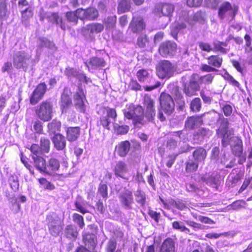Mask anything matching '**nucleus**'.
I'll return each instance as SVG.
<instances>
[{
    "mask_svg": "<svg viewBox=\"0 0 252 252\" xmlns=\"http://www.w3.org/2000/svg\"><path fill=\"white\" fill-rule=\"evenodd\" d=\"M51 18L57 24H60V27L63 30H65L68 28V26L65 21H63L62 18L60 17L58 13H52L51 15Z\"/></svg>",
    "mask_w": 252,
    "mask_h": 252,
    "instance_id": "nucleus-45",
    "label": "nucleus"
},
{
    "mask_svg": "<svg viewBox=\"0 0 252 252\" xmlns=\"http://www.w3.org/2000/svg\"><path fill=\"white\" fill-rule=\"evenodd\" d=\"M232 154L237 157H241L242 156L243 148V142L240 138H238L237 141L231 148Z\"/></svg>",
    "mask_w": 252,
    "mask_h": 252,
    "instance_id": "nucleus-38",
    "label": "nucleus"
},
{
    "mask_svg": "<svg viewBox=\"0 0 252 252\" xmlns=\"http://www.w3.org/2000/svg\"><path fill=\"white\" fill-rule=\"evenodd\" d=\"M104 108L106 112V117L109 119H112L113 120L116 121L117 117L116 110L115 108L108 107H104Z\"/></svg>",
    "mask_w": 252,
    "mask_h": 252,
    "instance_id": "nucleus-59",
    "label": "nucleus"
},
{
    "mask_svg": "<svg viewBox=\"0 0 252 252\" xmlns=\"http://www.w3.org/2000/svg\"><path fill=\"white\" fill-rule=\"evenodd\" d=\"M125 118L132 121L134 126L144 125L147 123L145 120L144 109L140 104L130 103L127 105L126 109L123 111Z\"/></svg>",
    "mask_w": 252,
    "mask_h": 252,
    "instance_id": "nucleus-1",
    "label": "nucleus"
},
{
    "mask_svg": "<svg viewBox=\"0 0 252 252\" xmlns=\"http://www.w3.org/2000/svg\"><path fill=\"white\" fill-rule=\"evenodd\" d=\"M192 156L194 160L198 164H204L207 156V152L203 147H199L194 150Z\"/></svg>",
    "mask_w": 252,
    "mask_h": 252,
    "instance_id": "nucleus-19",
    "label": "nucleus"
},
{
    "mask_svg": "<svg viewBox=\"0 0 252 252\" xmlns=\"http://www.w3.org/2000/svg\"><path fill=\"white\" fill-rule=\"evenodd\" d=\"M136 76L140 82H145L150 80V82L152 78V76L148 72V70L145 69H140L138 70L136 73Z\"/></svg>",
    "mask_w": 252,
    "mask_h": 252,
    "instance_id": "nucleus-39",
    "label": "nucleus"
},
{
    "mask_svg": "<svg viewBox=\"0 0 252 252\" xmlns=\"http://www.w3.org/2000/svg\"><path fill=\"white\" fill-rule=\"evenodd\" d=\"M54 147L58 151L63 150L66 146V140L64 136L60 133L55 134L52 138Z\"/></svg>",
    "mask_w": 252,
    "mask_h": 252,
    "instance_id": "nucleus-23",
    "label": "nucleus"
},
{
    "mask_svg": "<svg viewBox=\"0 0 252 252\" xmlns=\"http://www.w3.org/2000/svg\"><path fill=\"white\" fill-rule=\"evenodd\" d=\"M34 167L40 172L45 174L46 162L45 159L39 156H32Z\"/></svg>",
    "mask_w": 252,
    "mask_h": 252,
    "instance_id": "nucleus-27",
    "label": "nucleus"
},
{
    "mask_svg": "<svg viewBox=\"0 0 252 252\" xmlns=\"http://www.w3.org/2000/svg\"><path fill=\"white\" fill-rule=\"evenodd\" d=\"M34 112L36 117L41 121H50L53 116V105L51 101L45 100L34 108Z\"/></svg>",
    "mask_w": 252,
    "mask_h": 252,
    "instance_id": "nucleus-2",
    "label": "nucleus"
},
{
    "mask_svg": "<svg viewBox=\"0 0 252 252\" xmlns=\"http://www.w3.org/2000/svg\"><path fill=\"white\" fill-rule=\"evenodd\" d=\"M183 91L187 96L191 97L193 95H196L197 92L199 90L189 82L188 83H185L184 84Z\"/></svg>",
    "mask_w": 252,
    "mask_h": 252,
    "instance_id": "nucleus-40",
    "label": "nucleus"
},
{
    "mask_svg": "<svg viewBox=\"0 0 252 252\" xmlns=\"http://www.w3.org/2000/svg\"><path fill=\"white\" fill-rule=\"evenodd\" d=\"M46 220L50 234L55 237L58 236L63 230V225L52 214L47 215Z\"/></svg>",
    "mask_w": 252,
    "mask_h": 252,
    "instance_id": "nucleus-10",
    "label": "nucleus"
},
{
    "mask_svg": "<svg viewBox=\"0 0 252 252\" xmlns=\"http://www.w3.org/2000/svg\"><path fill=\"white\" fill-rule=\"evenodd\" d=\"M201 85H210L213 82L214 76L212 74H207L203 76L199 75Z\"/></svg>",
    "mask_w": 252,
    "mask_h": 252,
    "instance_id": "nucleus-56",
    "label": "nucleus"
},
{
    "mask_svg": "<svg viewBox=\"0 0 252 252\" xmlns=\"http://www.w3.org/2000/svg\"><path fill=\"white\" fill-rule=\"evenodd\" d=\"M86 64L88 68L97 69L104 67L106 65V62L102 58L93 57L90 59L88 63H86Z\"/></svg>",
    "mask_w": 252,
    "mask_h": 252,
    "instance_id": "nucleus-26",
    "label": "nucleus"
},
{
    "mask_svg": "<svg viewBox=\"0 0 252 252\" xmlns=\"http://www.w3.org/2000/svg\"><path fill=\"white\" fill-rule=\"evenodd\" d=\"M73 220L76 223L81 229L85 226L84 218L82 216L77 213H74L72 216Z\"/></svg>",
    "mask_w": 252,
    "mask_h": 252,
    "instance_id": "nucleus-60",
    "label": "nucleus"
},
{
    "mask_svg": "<svg viewBox=\"0 0 252 252\" xmlns=\"http://www.w3.org/2000/svg\"><path fill=\"white\" fill-rule=\"evenodd\" d=\"M85 100H86V95L82 84H80L78 86V91L73 95L74 106L80 113L86 112Z\"/></svg>",
    "mask_w": 252,
    "mask_h": 252,
    "instance_id": "nucleus-6",
    "label": "nucleus"
},
{
    "mask_svg": "<svg viewBox=\"0 0 252 252\" xmlns=\"http://www.w3.org/2000/svg\"><path fill=\"white\" fill-rule=\"evenodd\" d=\"M231 63L238 72L242 75L244 74L245 67L244 64H241L238 61L234 59L231 60Z\"/></svg>",
    "mask_w": 252,
    "mask_h": 252,
    "instance_id": "nucleus-58",
    "label": "nucleus"
},
{
    "mask_svg": "<svg viewBox=\"0 0 252 252\" xmlns=\"http://www.w3.org/2000/svg\"><path fill=\"white\" fill-rule=\"evenodd\" d=\"M9 183L11 189L14 192H17L19 188V182L18 178L11 176L9 179Z\"/></svg>",
    "mask_w": 252,
    "mask_h": 252,
    "instance_id": "nucleus-54",
    "label": "nucleus"
},
{
    "mask_svg": "<svg viewBox=\"0 0 252 252\" xmlns=\"http://www.w3.org/2000/svg\"><path fill=\"white\" fill-rule=\"evenodd\" d=\"M30 56L24 51L16 52L13 57V63L14 66L18 69H22L26 71L29 64L28 61Z\"/></svg>",
    "mask_w": 252,
    "mask_h": 252,
    "instance_id": "nucleus-7",
    "label": "nucleus"
},
{
    "mask_svg": "<svg viewBox=\"0 0 252 252\" xmlns=\"http://www.w3.org/2000/svg\"><path fill=\"white\" fill-rule=\"evenodd\" d=\"M66 137L69 141H74L80 134V127L79 126L69 127L66 129Z\"/></svg>",
    "mask_w": 252,
    "mask_h": 252,
    "instance_id": "nucleus-28",
    "label": "nucleus"
},
{
    "mask_svg": "<svg viewBox=\"0 0 252 252\" xmlns=\"http://www.w3.org/2000/svg\"><path fill=\"white\" fill-rule=\"evenodd\" d=\"M42 122L39 119L33 122V130L37 134L43 133V125Z\"/></svg>",
    "mask_w": 252,
    "mask_h": 252,
    "instance_id": "nucleus-57",
    "label": "nucleus"
},
{
    "mask_svg": "<svg viewBox=\"0 0 252 252\" xmlns=\"http://www.w3.org/2000/svg\"><path fill=\"white\" fill-rule=\"evenodd\" d=\"M47 89V85L45 82L38 84L30 95V104L32 105L37 104L43 98Z\"/></svg>",
    "mask_w": 252,
    "mask_h": 252,
    "instance_id": "nucleus-8",
    "label": "nucleus"
},
{
    "mask_svg": "<svg viewBox=\"0 0 252 252\" xmlns=\"http://www.w3.org/2000/svg\"><path fill=\"white\" fill-rule=\"evenodd\" d=\"M117 242L115 240L110 239L106 246V252H115L116 251Z\"/></svg>",
    "mask_w": 252,
    "mask_h": 252,
    "instance_id": "nucleus-64",
    "label": "nucleus"
},
{
    "mask_svg": "<svg viewBox=\"0 0 252 252\" xmlns=\"http://www.w3.org/2000/svg\"><path fill=\"white\" fill-rule=\"evenodd\" d=\"M110 123L108 117L106 116H102L100 118L97 124V125L102 126L104 128L109 130L110 129L109 125Z\"/></svg>",
    "mask_w": 252,
    "mask_h": 252,
    "instance_id": "nucleus-62",
    "label": "nucleus"
},
{
    "mask_svg": "<svg viewBox=\"0 0 252 252\" xmlns=\"http://www.w3.org/2000/svg\"><path fill=\"white\" fill-rule=\"evenodd\" d=\"M39 146L41 150V154L48 153L50 151L51 146L50 140L47 137H41L40 139Z\"/></svg>",
    "mask_w": 252,
    "mask_h": 252,
    "instance_id": "nucleus-41",
    "label": "nucleus"
},
{
    "mask_svg": "<svg viewBox=\"0 0 252 252\" xmlns=\"http://www.w3.org/2000/svg\"><path fill=\"white\" fill-rule=\"evenodd\" d=\"M71 104L72 101L69 95L67 94H63L61 100V107L62 110H66Z\"/></svg>",
    "mask_w": 252,
    "mask_h": 252,
    "instance_id": "nucleus-44",
    "label": "nucleus"
},
{
    "mask_svg": "<svg viewBox=\"0 0 252 252\" xmlns=\"http://www.w3.org/2000/svg\"><path fill=\"white\" fill-rule=\"evenodd\" d=\"M82 11V9L79 8L74 11H67L65 13V16L69 22L76 25L78 23V19L81 20V12Z\"/></svg>",
    "mask_w": 252,
    "mask_h": 252,
    "instance_id": "nucleus-25",
    "label": "nucleus"
},
{
    "mask_svg": "<svg viewBox=\"0 0 252 252\" xmlns=\"http://www.w3.org/2000/svg\"><path fill=\"white\" fill-rule=\"evenodd\" d=\"M210 134V130L209 129L202 127L198 130L193 134L194 140H202L205 137H208Z\"/></svg>",
    "mask_w": 252,
    "mask_h": 252,
    "instance_id": "nucleus-43",
    "label": "nucleus"
},
{
    "mask_svg": "<svg viewBox=\"0 0 252 252\" xmlns=\"http://www.w3.org/2000/svg\"><path fill=\"white\" fill-rule=\"evenodd\" d=\"M64 235L66 238L75 240L78 237V232L73 225L69 224L65 228Z\"/></svg>",
    "mask_w": 252,
    "mask_h": 252,
    "instance_id": "nucleus-35",
    "label": "nucleus"
},
{
    "mask_svg": "<svg viewBox=\"0 0 252 252\" xmlns=\"http://www.w3.org/2000/svg\"><path fill=\"white\" fill-rule=\"evenodd\" d=\"M175 10V6L169 2H160L157 4L155 7V12L160 16L168 17L172 16Z\"/></svg>",
    "mask_w": 252,
    "mask_h": 252,
    "instance_id": "nucleus-11",
    "label": "nucleus"
},
{
    "mask_svg": "<svg viewBox=\"0 0 252 252\" xmlns=\"http://www.w3.org/2000/svg\"><path fill=\"white\" fill-rule=\"evenodd\" d=\"M185 172L188 176L190 175L192 173L198 170L199 164L194 160L189 159L187 160L185 164Z\"/></svg>",
    "mask_w": 252,
    "mask_h": 252,
    "instance_id": "nucleus-33",
    "label": "nucleus"
},
{
    "mask_svg": "<svg viewBox=\"0 0 252 252\" xmlns=\"http://www.w3.org/2000/svg\"><path fill=\"white\" fill-rule=\"evenodd\" d=\"M146 27L144 19L141 17H133L128 30L133 33H140L145 30Z\"/></svg>",
    "mask_w": 252,
    "mask_h": 252,
    "instance_id": "nucleus-12",
    "label": "nucleus"
},
{
    "mask_svg": "<svg viewBox=\"0 0 252 252\" xmlns=\"http://www.w3.org/2000/svg\"><path fill=\"white\" fill-rule=\"evenodd\" d=\"M120 199L123 205L129 208L130 204L133 201L132 192L128 190L125 191L120 195Z\"/></svg>",
    "mask_w": 252,
    "mask_h": 252,
    "instance_id": "nucleus-34",
    "label": "nucleus"
},
{
    "mask_svg": "<svg viewBox=\"0 0 252 252\" xmlns=\"http://www.w3.org/2000/svg\"><path fill=\"white\" fill-rule=\"evenodd\" d=\"M81 20H85L94 21L99 17V12L97 9L94 7H88L86 8H81Z\"/></svg>",
    "mask_w": 252,
    "mask_h": 252,
    "instance_id": "nucleus-15",
    "label": "nucleus"
},
{
    "mask_svg": "<svg viewBox=\"0 0 252 252\" xmlns=\"http://www.w3.org/2000/svg\"><path fill=\"white\" fill-rule=\"evenodd\" d=\"M117 16L115 15H109L105 18L103 20V24L106 29H113L116 27Z\"/></svg>",
    "mask_w": 252,
    "mask_h": 252,
    "instance_id": "nucleus-37",
    "label": "nucleus"
},
{
    "mask_svg": "<svg viewBox=\"0 0 252 252\" xmlns=\"http://www.w3.org/2000/svg\"><path fill=\"white\" fill-rule=\"evenodd\" d=\"M38 182L40 185L42 186L44 189L47 190H53L55 189V187L53 184L49 182L45 178H40L38 179Z\"/></svg>",
    "mask_w": 252,
    "mask_h": 252,
    "instance_id": "nucleus-53",
    "label": "nucleus"
},
{
    "mask_svg": "<svg viewBox=\"0 0 252 252\" xmlns=\"http://www.w3.org/2000/svg\"><path fill=\"white\" fill-rule=\"evenodd\" d=\"M222 77L229 83V84L238 88H240V84L239 82L235 80L233 77L227 71H225L224 73V74L222 75Z\"/></svg>",
    "mask_w": 252,
    "mask_h": 252,
    "instance_id": "nucleus-48",
    "label": "nucleus"
},
{
    "mask_svg": "<svg viewBox=\"0 0 252 252\" xmlns=\"http://www.w3.org/2000/svg\"><path fill=\"white\" fill-rule=\"evenodd\" d=\"M202 104L199 97L193 98L190 103V109L193 112H198L201 110Z\"/></svg>",
    "mask_w": 252,
    "mask_h": 252,
    "instance_id": "nucleus-46",
    "label": "nucleus"
},
{
    "mask_svg": "<svg viewBox=\"0 0 252 252\" xmlns=\"http://www.w3.org/2000/svg\"><path fill=\"white\" fill-rule=\"evenodd\" d=\"M220 179L221 177L219 174H212L207 178L205 177H201L202 181L216 186L219 184Z\"/></svg>",
    "mask_w": 252,
    "mask_h": 252,
    "instance_id": "nucleus-42",
    "label": "nucleus"
},
{
    "mask_svg": "<svg viewBox=\"0 0 252 252\" xmlns=\"http://www.w3.org/2000/svg\"><path fill=\"white\" fill-rule=\"evenodd\" d=\"M175 241L170 237L166 238L162 243L159 252H176Z\"/></svg>",
    "mask_w": 252,
    "mask_h": 252,
    "instance_id": "nucleus-21",
    "label": "nucleus"
},
{
    "mask_svg": "<svg viewBox=\"0 0 252 252\" xmlns=\"http://www.w3.org/2000/svg\"><path fill=\"white\" fill-rule=\"evenodd\" d=\"M21 14L22 19L25 21L28 20L30 18L32 17L33 15V9L32 6H29L25 9L21 11Z\"/></svg>",
    "mask_w": 252,
    "mask_h": 252,
    "instance_id": "nucleus-49",
    "label": "nucleus"
},
{
    "mask_svg": "<svg viewBox=\"0 0 252 252\" xmlns=\"http://www.w3.org/2000/svg\"><path fill=\"white\" fill-rule=\"evenodd\" d=\"M61 122L57 119H53L47 125V131L50 134H56L57 132L61 131Z\"/></svg>",
    "mask_w": 252,
    "mask_h": 252,
    "instance_id": "nucleus-29",
    "label": "nucleus"
},
{
    "mask_svg": "<svg viewBox=\"0 0 252 252\" xmlns=\"http://www.w3.org/2000/svg\"><path fill=\"white\" fill-rule=\"evenodd\" d=\"M203 114L188 117L185 123V128L190 130L194 129L197 125H202L203 124Z\"/></svg>",
    "mask_w": 252,
    "mask_h": 252,
    "instance_id": "nucleus-17",
    "label": "nucleus"
},
{
    "mask_svg": "<svg viewBox=\"0 0 252 252\" xmlns=\"http://www.w3.org/2000/svg\"><path fill=\"white\" fill-rule=\"evenodd\" d=\"M158 51L163 57L172 56L177 51V44L174 41L166 40L160 44Z\"/></svg>",
    "mask_w": 252,
    "mask_h": 252,
    "instance_id": "nucleus-9",
    "label": "nucleus"
},
{
    "mask_svg": "<svg viewBox=\"0 0 252 252\" xmlns=\"http://www.w3.org/2000/svg\"><path fill=\"white\" fill-rule=\"evenodd\" d=\"M172 68L169 61L163 60L159 62L156 68L158 77L163 79L168 76L172 72Z\"/></svg>",
    "mask_w": 252,
    "mask_h": 252,
    "instance_id": "nucleus-13",
    "label": "nucleus"
},
{
    "mask_svg": "<svg viewBox=\"0 0 252 252\" xmlns=\"http://www.w3.org/2000/svg\"><path fill=\"white\" fill-rule=\"evenodd\" d=\"M8 0H0V18L6 19L10 14L8 9Z\"/></svg>",
    "mask_w": 252,
    "mask_h": 252,
    "instance_id": "nucleus-36",
    "label": "nucleus"
},
{
    "mask_svg": "<svg viewBox=\"0 0 252 252\" xmlns=\"http://www.w3.org/2000/svg\"><path fill=\"white\" fill-rule=\"evenodd\" d=\"M98 193L104 199L108 197V187L106 184L100 183L98 187Z\"/></svg>",
    "mask_w": 252,
    "mask_h": 252,
    "instance_id": "nucleus-55",
    "label": "nucleus"
},
{
    "mask_svg": "<svg viewBox=\"0 0 252 252\" xmlns=\"http://www.w3.org/2000/svg\"><path fill=\"white\" fill-rule=\"evenodd\" d=\"M149 42V39L146 34H141L137 37V45L141 48H145Z\"/></svg>",
    "mask_w": 252,
    "mask_h": 252,
    "instance_id": "nucleus-52",
    "label": "nucleus"
},
{
    "mask_svg": "<svg viewBox=\"0 0 252 252\" xmlns=\"http://www.w3.org/2000/svg\"><path fill=\"white\" fill-rule=\"evenodd\" d=\"M169 91L176 100L183 98V96L179 86L174 85L170 86L169 87Z\"/></svg>",
    "mask_w": 252,
    "mask_h": 252,
    "instance_id": "nucleus-47",
    "label": "nucleus"
},
{
    "mask_svg": "<svg viewBox=\"0 0 252 252\" xmlns=\"http://www.w3.org/2000/svg\"><path fill=\"white\" fill-rule=\"evenodd\" d=\"M131 8V3L129 0H120L118 3L117 13L119 14L127 12Z\"/></svg>",
    "mask_w": 252,
    "mask_h": 252,
    "instance_id": "nucleus-32",
    "label": "nucleus"
},
{
    "mask_svg": "<svg viewBox=\"0 0 252 252\" xmlns=\"http://www.w3.org/2000/svg\"><path fill=\"white\" fill-rule=\"evenodd\" d=\"M112 170L116 177L121 178L125 180L127 179L125 177V174L128 172V169L127 164L125 161L123 160L116 161Z\"/></svg>",
    "mask_w": 252,
    "mask_h": 252,
    "instance_id": "nucleus-14",
    "label": "nucleus"
},
{
    "mask_svg": "<svg viewBox=\"0 0 252 252\" xmlns=\"http://www.w3.org/2000/svg\"><path fill=\"white\" fill-rule=\"evenodd\" d=\"M145 108V118L148 122H152L156 116L155 102L150 94H146L143 98Z\"/></svg>",
    "mask_w": 252,
    "mask_h": 252,
    "instance_id": "nucleus-5",
    "label": "nucleus"
},
{
    "mask_svg": "<svg viewBox=\"0 0 252 252\" xmlns=\"http://www.w3.org/2000/svg\"><path fill=\"white\" fill-rule=\"evenodd\" d=\"M246 202L243 199L236 200L230 205L233 210H238L241 208H244L246 207Z\"/></svg>",
    "mask_w": 252,
    "mask_h": 252,
    "instance_id": "nucleus-61",
    "label": "nucleus"
},
{
    "mask_svg": "<svg viewBox=\"0 0 252 252\" xmlns=\"http://www.w3.org/2000/svg\"><path fill=\"white\" fill-rule=\"evenodd\" d=\"M136 200L137 202L144 206L146 202V197L145 193L141 190H137L135 194Z\"/></svg>",
    "mask_w": 252,
    "mask_h": 252,
    "instance_id": "nucleus-63",
    "label": "nucleus"
},
{
    "mask_svg": "<svg viewBox=\"0 0 252 252\" xmlns=\"http://www.w3.org/2000/svg\"><path fill=\"white\" fill-rule=\"evenodd\" d=\"M104 29V24L98 22L91 23L86 26V30L91 34L101 32Z\"/></svg>",
    "mask_w": 252,
    "mask_h": 252,
    "instance_id": "nucleus-30",
    "label": "nucleus"
},
{
    "mask_svg": "<svg viewBox=\"0 0 252 252\" xmlns=\"http://www.w3.org/2000/svg\"><path fill=\"white\" fill-rule=\"evenodd\" d=\"M159 104L161 110L167 115L170 116L174 112L175 103L169 94L161 93L159 96Z\"/></svg>",
    "mask_w": 252,
    "mask_h": 252,
    "instance_id": "nucleus-4",
    "label": "nucleus"
},
{
    "mask_svg": "<svg viewBox=\"0 0 252 252\" xmlns=\"http://www.w3.org/2000/svg\"><path fill=\"white\" fill-rule=\"evenodd\" d=\"M60 166V162L57 159L54 158H50L46 165L45 174L49 176L54 175L59 170Z\"/></svg>",
    "mask_w": 252,
    "mask_h": 252,
    "instance_id": "nucleus-22",
    "label": "nucleus"
},
{
    "mask_svg": "<svg viewBox=\"0 0 252 252\" xmlns=\"http://www.w3.org/2000/svg\"><path fill=\"white\" fill-rule=\"evenodd\" d=\"M207 62L215 68H220L222 64L223 59L219 55H213L207 58Z\"/></svg>",
    "mask_w": 252,
    "mask_h": 252,
    "instance_id": "nucleus-31",
    "label": "nucleus"
},
{
    "mask_svg": "<svg viewBox=\"0 0 252 252\" xmlns=\"http://www.w3.org/2000/svg\"><path fill=\"white\" fill-rule=\"evenodd\" d=\"M131 144L128 140L121 141L115 147V153L121 158L126 157L129 152Z\"/></svg>",
    "mask_w": 252,
    "mask_h": 252,
    "instance_id": "nucleus-16",
    "label": "nucleus"
},
{
    "mask_svg": "<svg viewBox=\"0 0 252 252\" xmlns=\"http://www.w3.org/2000/svg\"><path fill=\"white\" fill-rule=\"evenodd\" d=\"M234 37L232 35H229L225 39V41H218L213 43L214 48H213L214 52H220L222 54H226L229 51V49L225 48L228 45V42Z\"/></svg>",
    "mask_w": 252,
    "mask_h": 252,
    "instance_id": "nucleus-18",
    "label": "nucleus"
},
{
    "mask_svg": "<svg viewBox=\"0 0 252 252\" xmlns=\"http://www.w3.org/2000/svg\"><path fill=\"white\" fill-rule=\"evenodd\" d=\"M114 130L117 135H124L129 130V126L127 125H116L114 126Z\"/></svg>",
    "mask_w": 252,
    "mask_h": 252,
    "instance_id": "nucleus-50",
    "label": "nucleus"
},
{
    "mask_svg": "<svg viewBox=\"0 0 252 252\" xmlns=\"http://www.w3.org/2000/svg\"><path fill=\"white\" fill-rule=\"evenodd\" d=\"M82 237L83 242L88 249L93 250L95 249L97 245V238L94 234L90 233H86L83 234Z\"/></svg>",
    "mask_w": 252,
    "mask_h": 252,
    "instance_id": "nucleus-20",
    "label": "nucleus"
},
{
    "mask_svg": "<svg viewBox=\"0 0 252 252\" xmlns=\"http://www.w3.org/2000/svg\"><path fill=\"white\" fill-rule=\"evenodd\" d=\"M233 128H231V130H229V129H218L217 130V134L221 137V144L223 147H226L228 144L231 139V135L233 134Z\"/></svg>",
    "mask_w": 252,
    "mask_h": 252,
    "instance_id": "nucleus-24",
    "label": "nucleus"
},
{
    "mask_svg": "<svg viewBox=\"0 0 252 252\" xmlns=\"http://www.w3.org/2000/svg\"><path fill=\"white\" fill-rule=\"evenodd\" d=\"M237 11L236 7H234L229 2L225 1L219 7L218 14L220 19L231 21L234 19Z\"/></svg>",
    "mask_w": 252,
    "mask_h": 252,
    "instance_id": "nucleus-3",
    "label": "nucleus"
},
{
    "mask_svg": "<svg viewBox=\"0 0 252 252\" xmlns=\"http://www.w3.org/2000/svg\"><path fill=\"white\" fill-rule=\"evenodd\" d=\"M189 82L198 90H200V85H201L199 74L197 73H193L191 75Z\"/></svg>",
    "mask_w": 252,
    "mask_h": 252,
    "instance_id": "nucleus-51",
    "label": "nucleus"
}]
</instances>
